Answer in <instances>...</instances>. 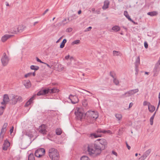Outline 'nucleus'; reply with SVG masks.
I'll list each match as a JSON object with an SVG mask.
<instances>
[{
	"label": "nucleus",
	"instance_id": "nucleus-15",
	"mask_svg": "<svg viewBox=\"0 0 160 160\" xmlns=\"http://www.w3.org/2000/svg\"><path fill=\"white\" fill-rule=\"evenodd\" d=\"M97 132L98 133H112L111 131L110 130H106L101 128H98L97 131Z\"/></svg>",
	"mask_w": 160,
	"mask_h": 160
},
{
	"label": "nucleus",
	"instance_id": "nucleus-54",
	"mask_svg": "<svg viewBox=\"0 0 160 160\" xmlns=\"http://www.w3.org/2000/svg\"><path fill=\"white\" fill-rule=\"evenodd\" d=\"M49 10V9H47L44 12V13H43L42 15H44L47 12H48Z\"/></svg>",
	"mask_w": 160,
	"mask_h": 160
},
{
	"label": "nucleus",
	"instance_id": "nucleus-11",
	"mask_svg": "<svg viewBox=\"0 0 160 160\" xmlns=\"http://www.w3.org/2000/svg\"><path fill=\"white\" fill-rule=\"evenodd\" d=\"M9 101V98L8 94H4L3 98V101L1 102L2 105L6 106Z\"/></svg>",
	"mask_w": 160,
	"mask_h": 160
},
{
	"label": "nucleus",
	"instance_id": "nucleus-50",
	"mask_svg": "<svg viewBox=\"0 0 160 160\" xmlns=\"http://www.w3.org/2000/svg\"><path fill=\"white\" fill-rule=\"evenodd\" d=\"M135 71L136 72L135 74H137L138 71V66H135Z\"/></svg>",
	"mask_w": 160,
	"mask_h": 160
},
{
	"label": "nucleus",
	"instance_id": "nucleus-5",
	"mask_svg": "<svg viewBox=\"0 0 160 160\" xmlns=\"http://www.w3.org/2000/svg\"><path fill=\"white\" fill-rule=\"evenodd\" d=\"M45 149L43 148H40L35 151V155L37 157H40L45 154Z\"/></svg>",
	"mask_w": 160,
	"mask_h": 160
},
{
	"label": "nucleus",
	"instance_id": "nucleus-58",
	"mask_svg": "<svg viewBox=\"0 0 160 160\" xmlns=\"http://www.w3.org/2000/svg\"><path fill=\"white\" fill-rule=\"evenodd\" d=\"M43 63V64H45L46 65H47V66L48 67H49V68H51V66H50L48 64H47V63H45V62H44V63Z\"/></svg>",
	"mask_w": 160,
	"mask_h": 160
},
{
	"label": "nucleus",
	"instance_id": "nucleus-17",
	"mask_svg": "<svg viewBox=\"0 0 160 160\" xmlns=\"http://www.w3.org/2000/svg\"><path fill=\"white\" fill-rule=\"evenodd\" d=\"M10 143L8 141H5L3 144L2 148L3 150H6L8 148L9 146Z\"/></svg>",
	"mask_w": 160,
	"mask_h": 160
},
{
	"label": "nucleus",
	"instance_id": "nucleus-7",
	"mask_svg": "<svg viewBox=\"0 0 160 160\" xmlns=\"http://www.w3.org/2000/svg\"><path fill=\"white\" fill-rule=\"evenodd\" d=\"M12 103V104H16L17 102H21L22 101V98L20 96L13 95L12 98L11 100Z\"/></svg>",
	"mask_w": 160,
	"mask_h": 160
},
{
	"label": "nucleus",
	"instance_id": "nucleus-46",
	"mask_svg": "<svg viewBox=\"0 0 160 160\" xmlns=\"http://www.w3.org/2000/svg\"><path fill=\"white\" fill-rule=\"evenodd\" d=\"M8 125V123L5 122L3 125V126L2 128L5 129H6V128H7Z\"/></svg>",
	"mask_w": 160,
	"mask_h": 160
},
{
	"label": "nucleus",
	"instance_id": "nucleus-49",
	"mask_svg": "<svg viewBox=\"0 0 160 160\" xmlns=\"http://www.w3.org/2000/svg\"><path fill=\"white\" fill-rule=\"evenodd\" d=\"M36 59L37 62H39L41 63H43L44 62L42 61L40 59H39L37 57H36Z\"/></svg>",
	"mask_w": 160,
	"mask_h": 160
},
{
	"label": "nucleus",
	"instance_id": "nucleus-3",
	"mask_svg": "<svg viewBox=\"0 0 160 160\" xmlns=\"http://www.w3.org/2000/svg\"><path fill=\"white\" fill-rule=\"evenodd\" d=\"M85 116L92 121L95 120L98 117L97 112L92 111H89L86 112Z\"/></svg>",
	"mask_w": 160,
	"mask_h": 160
},
{
	"label": "nucleus",
	"instance_id": "nucleus-40",
	"mask_svg": "<svg viewBox=\"0 0 160 160\" xmlns=\"http://www.w3.org/2000/svg\"><path fill=\"white\" fill-rule=\"evenodd\" d=\"M80 42V40H77L74 41L72 43V44H79Z\"/></svg>",
	"mask_w": 160,
	"mask_h": 160
},
{
	"label": "nucleus",
	"instance_id": "nucleus-14",
	"mask_svg": "<svg viewBox=\"0 0 160 160\" xmlns=\"http://www.w3.org/2000/svg\"><path fill=\"white\" fill-rule=\"evenodd\" d=\"M13 36V35L9 34H6L3 36L1 38V40L2 42H5L8 39L11 38Z\"/></svg>",
	"mask_w": 160,
	"mask_h": 160
},
{
	"label": "nucleus",
	"instance_id": "nucleus-42",
	"mask_svg": "<svg viewBox=\"0 0 160 160\" xmlns=\"http://www.w3.org/2000/svg\"><path fill=\"white\" fill-rule=\"evenodd\" d=\"M151 103L149 102H148L146 101H144L143 102V105L144 106H145L146 105H148V106L150 105Z\"/></svg>",
	"mask_w": 160,
	"mask_h": 160
},
{
	"label": "nucleus",
	"instance_id": "nucleus-31",
	"mask_svg": "<svg viewBox=\"0 0 160 160\" xmlns=\"http://www.w3.org/2000/svg\"><path fill=\"white\" fill-rule=\"evenodd\" d=\"M67 42V40L66 39H64L60 45V48H63L65 45V44Z\"/></svg>",
	"mask_w": 160,
	"mask_h": 160
},
{
	"label": "nucleus",
	"instance_id": "nucleus-16",
	"mask_svg": "<svg viewBox=\"0 0 160 160\" xmlns=\"http://www.w3.org/2000/svg\"><path fill=\"white\" fill-rule=\"evenodd\" d=\"M7 129H5L2 128L1 129V132L0 133V140H2L4 138V135H5Z\"/></svg>",
	"mask_w": 160,
	"mask_h": 160
},
{
	"label": "nucleus",
	"instance_id": "nucleus-60",
	"mask_svg": "<svg viewBox=\"0 0 160 160\" xmlns=\"http://www.w3.org/2000/svg\"><path fill=\"white\" fill-rule=\"evenodd\" d=\"M160 105V103H159V102H158V106H157V109H156V111H157L159 107V105Z\"/></svg>",
	"mask_w": 160,
	"mask_h": 160
},
{
	"label": "nucleus",
	"instance_id": "nucleus-28",
	"mask_svg": "<svg viewBox=\"0 0 160 160\" xmlns=\"http://www.w3.org/2000/svg\"><path fill=\"white\" fill-rule=\"evenodd\" d=\"M62 133V131L61 128H58L56 130V133L57 135H60Z\"/></svg>",
	"mask_w": 160,
	"mask_h": 160
},
{
	"label": "nucleus",
	"instance_id": "nucleus-56",
	"mask_svg": "<svg viewBox=\"0 0 160 160\" xmlns=\"http://www.w3.org/2000/svg\"><path fill=\"white\" fill-rule=\"evenodd\" d=\"M133 104V103L132 102L130 103L129 104V108H131Z\"/></svg>",
	"mask_w": 160,
	"mask_h": 160
},
{
	"label": "nucleus",
	"instance_id": "nucleus-22",
	"mask_svg": "<svg viewBox=\"0 0 160 160\" xmlns=\"http://www.w3.org/2000/svg\"><path fill=\"white\" fill-rule=\"evenodd\" d=\"M109 5V2L107 1H105L104 2V4L102 7V8L104 9H106L108 8Z\"/></svg>",
	"mask_w": 160,
	"mask_h": 160
},
{
	"label": "nucleus",
	"instance_id": "nucleus-25",
	"mask_svg": "<svg viewBox=\"0 0 160 160\" xmlns=\"http://www.w3.org/2000/svg\"><path fill=\"white\" fill-rule=\"evenodd\" d=\"M59 91V90L55 88H53L50 89V93H54L58 92Z\"/></svg>",
	"mask_w": 160,
	"mask_h": 160
},
{
	"label": "nucleus",
	"instance_id": "nucleus-9",
	"mask_svg": "<svg viewBox=\"0 0 160 160\" xmlns=\"http://www.w3.org/2000/svg\"><path fill=\"white\" fill-rule=\"evenodd\" d=\"M151 149H149L146 151L140 158V160H145L151 152Z\"/></svg>",
	"mask_w": 160,
	"mask_h": 160
},
{
	"label": "nucleus",
	"instance_id": "nucleus-34",
	"mask_svg": "<svg viewBox=\"0 0 160 160\" xmlns=\"http://www.w3.org/2000/svg\"><path fill=\"white\" fill-rule=\"evenodd\" d=\"M30 68L32 70H37L39 69V67L38 66H36L32 65L30 66Z\"/></svg>",
	"mask_w": 160,
	"mask_h": 160
},
{
	"label": "nucleus",
	"instance_id": "nucleus-13",
	"mask_svg": "<svg viewBox=\"0 0 160 160\" xmlns=\"http://www.w3.org/2000/svg\"><path fill=\"white\" fill-rule=\"evenodd\" d=\"M160 69V68L159 66L157 64H156L153 70L154 73L153 76L155 77L158 75L159 71Z\"/></svg>",
	"mask_w": 160,
	"mask_h": 160
},
{
	"label": "nucleus",
	"instance_id": "nucleus-21",
	"mask_svg": "<svg viewBox=\"0 0 160 160\" xmlns=\"http://www.w3.org/2000/svg\"><path fill=\"white\" fill-rule=\"evenodd\" d=\"M124 15L128 19V20L132 22H133V20L130 18V16L128 15V12L127 11H124Z\"/></svg>",
	"mask_w": 160,
	"mask_h": 160
},
{
	"label": "nucleus",
	"instance_id": "nucleus-43",
	"mask_svg": "<svg viewBox=\"0 0 160 160\" xmlns=\"http://www.w3.org/2000/svg\"><path fill=\"white\" fill-rule=\"evenodd\" d=\"M154 117H151L150 119V124L151 125H152L153 124V119Z\"/></svg>",
	"mask_w": 160,
	"mask_h": 160
},
{
	"label": "nucleus",
	"instance_id": "nucleus-41",
	"mask_svg": "<svg viewBox=\"0 0 160 160\" xmlns=\"http://www.w3.org/2000/svg\"><path fill=\"white\" fill-rule=\"evenodd\" d=\"M43 92L44 95L50 93V89H44L43 90Z\"/></svg>",
	"mask_w": 160,
	"mask_h": 160
},
{
	"label": "nucleus",
	"instance_id": "nucleus-44",
	"mask_svg": "<svg viewBox=\"0 0 160 160\" xmlns=\"http://www.w3.org/2000/svg\"><path fill=\"white\" fill-rule=\"evenodd\" d=\"M43 95L44 94L43 93V90L39 91V92H38V93H37V95L38 96H40Z\"/></svg>",
	"mask_w": 160,
	"mask_h": 160
},
{
	"label": "nucleus",
	"instance_id": "nucleus-52",
	"mask_svg": "<svg viewBox=\"0 0 160 160\" xmlns=\"http://www.w3.org/2000/svg\"><path fill=\"white\" fill-rule=\"evenodd\" d=\"M112 154L115 155L116 156H117L118 155V154H117V153L116 152H115L113 151H112Z\"/></svg>",
	"mask_w": 160,
	"mask_h": 160
},
{
	"label": "nucleus",
	"instance_id": "nucleus-2",
	"mask_svg": "<svg viewBox=\"0 0 160 160\" xmlns=\"http://www.w3.org/2000/svg\"><path fill=\"white\" fill-rule=\"evenodd\" d=\"M48 155L52 160H59V154L57 150L54 148H50L48 150Z\"/></svg>",
	"mask_w": 160,
	"mask_h": 160
},
{
	"label": "nucleus",
	"instance_id": "nucleus-37",
	"mask_svg": "<svg viewBox=\"0 0 160 160\" xmlns=\"http://www.w3.org/2000/svg\"><path fill=\"white\" fill-rule=\"evenodd\" d=\"M113 82L116 85H118L119 84V82L116 77L113 79Z\"/></svg>",
	"mask_w": 160,
	"mask_h": 160
},
{
	"label": "nucleus",
	"instance_id": "nucleus-57",
	"mask_svg": "<svg viewBox=\"0 0 160 160\" xmlns=\"http://www.w3.org/2000/svg\"><path fill=\"white\" fill-rule=\"evenodd\" d=\"M156 64H157L158 66L160 64V57L157 63Z\"/></svg>",
	"mask_w": 160,
	"mask_h": 160
},
{
	"label": "nucleus",
	"instance_id": "nucleus-32",
	"mask_svg": "<svg viewBox=\"0 0 160 160\" xmlns=\"http://www.w3.org/2000/svg\"><path fill=\"white\" fill-rule=\"evenodd\" d=\"M25 135L26 136H28L30 139H32L33 137L32 134L31 132H27L25 133Z\"/></svg>",
	"mask_w": 160,
	"mask_h": 160
},
{
	"label": "nucleus",
	"instance_id": "nucleus-6",
	"mask_svg": "<svg viewBox=\"0 0 160 160\" xmlns=\"http://www.w3.org/2000/svg\"><path fill=\"white\" fill-rule=\"evenodd\" d=\"M25 27L22 25H19L17 28V30L16 28H13L12 30H11V32L13 33H17L18 32H22L25 29Z\"/></svg>",
	"mask_w": 160,
	"mask_h": 160
},
{
	"label": "nucleus",
	"instance_id": "nucleus-38",
	"mask_svg": "<svg viewBox=\"0 0 160 160\" xmlns=\"http://www.w3.org/2000/svg\"><path fill=\"white\" fill-rule=\"evenodd\" d=\"M113 55L115 56H118L120 55V52H119L116 51H113Z\"/></svg>",
	"mask_w": 160,
	"mask_h": 160
},
{
	"label": "nucleus",
	"instance_id": "nucleus-62",
	"mask_svg": "<svg viewBox=\"0 0 160 160\" xmlns=\"http://www.w3.org/2000/svg\"><path fill=\"white\" fill-rule=\"evenodd\" d=\"M59 66L61 67V70H62L64 69V68L62 66V65L61 64L59 65Z\"/></svg>",
	"mask_w": 160,
	"mask_h": 160
},
{
	"label": "nucleus",
	"instance_id": "nucleus-23",
	"mask_svg": "<svg viewBox=\"0 0 160 160\" xmlns=\"http://www.w3.org/2000/svg\"><path fill=\"white\" fill-rule=\"evenodd\" d=\"M3 106L0 107V116L2 115L3 114L6 107V106Z\"/></svg>",
	"mask_w": 160,
	"mask_h": 160
},
{
	"label": "nucleus",
	"instance_id": "nucleus-1",
	"mask_svg": "<svg viewBox=\"0 0 160 160\" xmlns=\"http://www.w3.org/2000/svg\"><path fill=\"white\" fill-rule=\"evenodd\" d=\"M107 142L104 139H99L96 140L95 143L88 144L85 146L89 154L95 157L100 155L102 150L107 147Z\"/></svg>",
	"mask_w": 160,
	"mask_h": 160
},
{
	"label": "nucleus",
	"instance_id": "nucleus-20",
	"mask_svg": "<svg viewBox=\"0 0 160 160\" xmlns=\"http://www.w3.org/2000/svg\"><path fill=\"white\" fill-rule=\"evenodd\" d=\"M34 96L31 98L24 105L25 107H27L30 105L32 103V101L33 100Z\"/></svg>",
	"mask_w": 160,
	"mask_h": 160
},
{
	"label": "nucleus",
	"instance_id": "nucleus-8",
	"mask_svg": "<svg viewBox=\"0 0 160 160\" xmlns=\"http://www.w3.org/2000/svg\"><path fill=\"white\" fill-rule=\"evenodd\" d=\"M68 98L71 100L72 103L73 104H75L79 101L78 97L76 95L73 96L72 94H70Z\"/></svg>",
	"mask_w": 160,
	"mask_h": 160
},
{
	"label": "nucleus",
	"instance_id": "nucleus-18",
	"mask_svg": "<svg viewBox=\"0 0 160 160\" xmlns=\"http://www.w3.org/2000/svg\"><path fill=\"white\" fill-rule=\"evenodd\" d=\"M148 109L150 112L152 113L155 111V107L154 106L150 104V105L148 106Z\"/></svg>",
	"mask_w": 160,
	"mask_h": 160
},
{
	"label": "nucleus",
	"instance_id": "nucleus-45",
	"mask_svg": "<svg viewBox=\"0 0 160 160\" xmlns=\"http://www.w3.org/2000/svg\"><path fill=\"white\" fill-rule=\"evenodd\" d=\"M131 90L134 94L139 91L138 89H135L132 90Z\"/></svg>",
	"mask_w": 160,
	"mask_h": 160
},
{
	"label": "nucleus",
	"instance_id": "nucleus-53",
	"mask_svg": "<svg viewBox=\"0 0 160 160\" xmlns=\"http://www.w3.org/2000/svg\"><path fill=\"white\" fill-rule=\"evenodd\" d=\"M126 143L128 148V150H130L131 148V147L128 144L127 142H126Z\"/></svg>",
	"mask_w": 160,
	"mask_h": 160
},
{
	"label": "nucleus",
	"instance_id": "nucleus-30",
	"mask_svg": "<svg viewBox=\"0 0 160 160\" xmlns=\"http://www.w3.org/2000/svg\"><path fill=\"white\" fill-rule=\"evenodd\" d=\"M90 137H91L92 138H97L99 137H101V136L99 135H97L95 133H92L89 136Z\"/></svg>",
	"mask_w": 160,
	"mask_h": 160
},
{
	"label": "nucleus",
	"instance_id": "nucleus-39",
	"mask_svg": "<svg viewBox=\"0 0 160 160\" xmlns=\"http://www.w3.org/2000/svg\"><path fill=\"white\" fill-rule=\"evenodd\" d=\"M81 160H90V159L88 157L84 156L81 158Z\"/></svg>",
	"mask_w": 160,
	"mask_h": 160
},
{
	"label": "nucleus",
	"instance_id": "nucleus-24",
	"mask_svg": "<svg viewBox=\"0 0 160 160\" xmlns=\"http://www.w3.org/2000/svg\"><path fill=\"white\" fill-rule=\"evenodd\" d=\"M140 60L139 56H138L136 59L135 62V66H138L140 64Z\"/></svg>",
	"mask_w": 160,
	"mask_h": 160
},
{
	"label": "nucleus",
	"instance_id": "nucleus-61",
	"mask_svg": "<svg viewBox=\"0 0 160 160\" xmlns=\"http://www.w3.org/2000/svg\"><path fill=\"white\" fill-rule=\"evenodd\" d=\"M72 17H73V18L76 19L78 17L76 15H74L72 16Z\"/></svg>",
	"mask_w": 160,
	"mask_h": 160
},
{
	"label": "nucleus",
	"instance_id": "nucleus-36",
	"mask_svg": "<svg viewBox=\"0 0 160 160\" xmlns=\"http://www.w3.org/2000/svg\"><path fill=\"white\" fill-rule=\"evenodd\" d=\"M115 117L118 120H120L122 118V115L121 114H116L115 115Z\"/></svg>",
	"mask_w": 160,
	"mask_h": 160
},
{
	"label": "nucleus",
	"instance_id": "nucleus-35",
	"mask_svg": "<svg viewBox=\"0 0 160 160\" xmlns=\"http://www.w3.org/2000/svg\"><path fill=\"white\" fill-rule=\"evenodd\" d=\"M110 75L113 79L116 77V74L113 71H111L110 72Z\"/></svg>",
	"mask_w": 160,
	"mask_h": 160
},
{
	"label": "nucleus",
	"instance_id": "nucleus-33",
	"mask_svg": "<svg viewBox=\"0 0 160 160\" xmlns=\"http://www.w3.org/2000/svg\"><path fill=\"white\" fill-rule=\"evenodd\" d=\"M28 160H35L34 156L33 154H30L28 156Z\"/></svg>",
	"mask_w": 160,
	"mask_h": 160
},
{
	"label": "nucleus",
	"instance_id": "nucleus-47",
	"mask_svg": "<svg viewBox=\"0 0 160 160\" xmlns=\"http://www.w3.org/2000/svg\"><path fill=\"white\" fill-rule=\"evenodd\" d=\"M32 72L28 73L25 75V78H27L28 77H29L31 76V75H32Z\"/></svg>",
	"mask_w": 160,
	"mask_h": 160
},
{
	"label": "nucleus",
	"instance_id": "nucleus-27",
	"mask_svg": "<svg viewBox=\"0 0 160 160\" xmlns=\"http://www.w3.org/2000/svg\"><path fill=\"white\" fill-rule=\"evenodd\" d=\"M112 29L115 32H118L120 30V28L118 26H115L112 27Z\"/></svg>",
	"mask_w": 160,
	"mask_h": 160
},
{
	"label": "nucleus",
	"instance_id": "nucleus-12",
	"mask_svg": "<svg viewBox=\"0 0 160 160\" xmlns=\"http://www.w3.org/2000/svg\"><path fill=\"white\" fill-rule=\"evenodd\" d=\"M39 132L43 134H46L47 131L46 130V127L45 124H43L40 126L39 128Z\"/></svg>",
	"mask_w": 160,
	"mask_h": 160
},
{
	"label": "nucleus",
	"instance_id": "nucleus-64",
	"mask_svg": "<svg viewBox=\"0 0 160 160\" xmlns=\"http://www.w3.org/2000/svg\"><path fill=\"white\" fill-rule=\"evenodd\" d=\"M158 100H159L158 102L160 103V92L159 93V94Z\"/></svg>",
	"mask_w": 160,
	"mask_h": 160
},
{
	"label": "nucleus",
	"instance_id": "nucleus-26",
	"mask_svg": "<svg viewBox=\"0 0 160 160\" xmlns=\"http://www.w3.org/2000/svg\"><path fill=\"white\" fill-rule=\"evenodd\" d=\"M148 15L151 16H156L158 14V12L156 11L149 12L147 13Z\"/></svg>",
	"mask_w": 160,
	"mask_h": 160
},
{
	"label": "nucleus",
	"instance_id": "nucleus-29",
	"mask_svg": "<svg viewBox=\"0 0 160 160\" xmlns=\"http://www.w3.org/2000/svg\"><path fill=\"white\" fill-rule=\"evenodd\" d=\"M131 96L129 91L126 92L124 94L122 95V98H125L126 97H129Z\"/></svg>",
	"mask_w": 160,
	"mask_h": 160
},
{
	"label": "nucleus",
	"instance_id": "nucleus-59",
	"mask_svg": "<svg viewBox=\"0 0 160 160\" xmlns=\"http://www.w3.org/2000/svg\"><path fill=\"white\" fill-rule=\"evenodd\" d=\"M13 127H12V128L10 129V132L11 133H12V132L13 131Z\"/></svg>",
	"mask_w": 160,
	"mask_h": 160
},
{
	"label": "nucleus",
	"instance_id": "nucleus-63",
	"mask_svg": "<svg viewBox=\"0 0 160 160\" xmlns=\"http://www.w3.org/2000/svg\"><path fill=\"white\" fill-rule=\"evenodd\" d=\"M129 92L130 93V94L131 95V96L134 94L131 90L129 91Z\"/></svg>",
	"mask_w": 160,
	"mask_h": 160
},
{
	"label": "nucleus",
	"instance_id": "nucleus-55",
	"mask_svg": "<svg viewBox=\"0 0 160 160\" xmlns=\"http://www.w3.org/2000/svg\"><path fill=\"white\" fill-rule=\"evenodd\" d=\"M70 58V56L69 55H68V56H66L65 57V58L66 60Z\"/></svg>",
	"mask_w": 160,
	"mask_h": 160
},
{
	"label": "nucleus",
	"instance_id": "nucleus-10",
	"mask_svg": "<svg viewBox=\"0 0 160 160\" xmlns=\"http://www.w3.org/2000/svg\"><path fill=\"white\" fill-rule=\"evenodd\" d=\"M75 114L78 119H81L83 117L84 114L83 113L82 110L81 109H78L77 111H75Z\"/></svg>",
	"mask_w": 160,
	"mask_h": 160
},
{
	"label": "nucleus",
	"instance_id": "nucleus-51",
	"mask_svg": "<svg viewBox=\"0 0 160 160\" xmlns=\"http://www.w3.org/2000/svg\"><path fill=\"white\" fill-rule=\"evenodd\" d=\"M144 45L146 48H148V45L147 42H144Z\"/></svg>",
	"mask_w": 160,
	"mask_h": 160
},
{
	"label": "nucleus",
	"instance_id": "nucleus-48",
	"mask_svg": "<svg viewBox=\"0 0 160 160\" xmlns=\"http://www.w3.org/2000/svg\"><path fill=\"white\" fill-rule=\"evenodd\" d=\"M72 28H68L66 29V31L67 32H72Z\"/></svg>",
	"mask_w": 160,
	"mask_h": 160
},
{
	"label": "nucleus",
	"instance_id": "nucleus-4",
	"mask_svg": "<svg viewBox=\"0 0 160 160\" xmlns=\"http://www.w3.org/2000/svg\"><path fill=\"white\" fill-rule=\"evenodd\" d=\"M9 59L7 55L5 52L3 53V55L1 58V61L2 65L4 66H6L8 63Z\"/></svg>",
	"mask_w": 160,
	"mask_h": 160
},
{
	"label": "nucleus",
	"instance_id": "nucleus-19",
	"mask_svg": "<svg viewBox=\"0 0 160 160\" xmlns=\"http://www.w3.org/2000/svg\"><path fill=\"white\" fill-rule=\"evenodd\" d=\"M24 85L26 88H29L31 86V84L29 80L25 81L24 82Z\"/></svg>",
	"mask_w": 160,
	"mask_h": 160
}]
</instances>
